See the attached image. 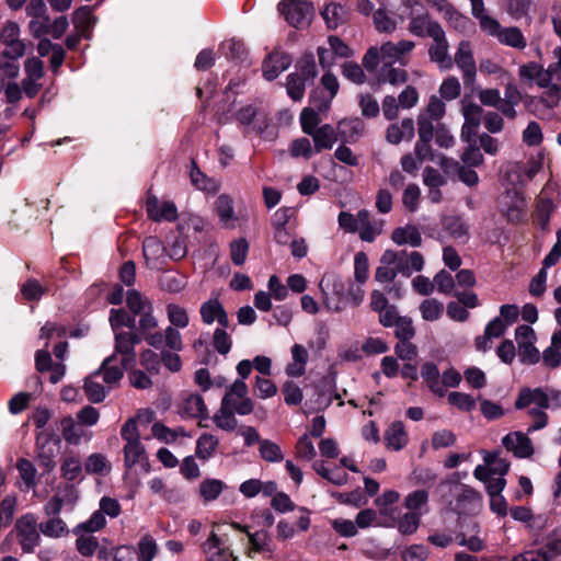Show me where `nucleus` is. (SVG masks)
<instances>
[{
	"instance_id": "nucleus-57",
	"label": "nucleus",
	"mask_w": 561,
	"mask_h": 561,
	"mask_svg": "<svg viewBox=\"0 0 561 561\" xmlns=\"http://www.w3.org/2000/svg\"><path fill=\"white\" fill-rule=\"evenodd\" d=\"M410 18L409 31L416 36H431V28L439 25L436 22H432L426 14H419L416 16L412 14Z\"/></svg>"
},
{
	"instance_id": "nucleus-8",
	"label": "nucleus",
	"mask_w": 561,
	"mask_h": 561,
	"mask_svg": "<svg viewBox=\"0 0 561 561\" xmlns=\"http://www.w3.org/2000/svg\"><path fill=\"white\" fill-rule=\"evenodd\" d=\"M124 454V479H137L140 474H146L150 471L149 459L141 443L125 444L123 447Z\"/></svg>"
},
{
	"instance_id": "nucleus-59",
	"label": "nucleus",
	"mask_w": 561,
	"mask_h": 561,
	"mask_svg": "<svg viewBox=\"0 0 561 561\" xmlns=\"http://www.w3.org/2000/svg\"><path fill=\"white\" fill-rule=\"evenodd\" d=\"M111 469V462L102 454H92L85 460V470L88 473L107 474Z\"/></svg>"
},
{
	"instance_id": "nucleus-61",
	"label": "nucleus",
	"mask_w": 561,
	"mask_h": 561,
	"mask_svg": "<svg viewBox=\"0 0 561 561\" xmlns=\"http://www.w3.org/2000/svg\"><path fill=\"white\" fill-rule=\"evenodd\" d=\"M522 140L528 147H537L543 140L542 129L539 123L531 121L522 133Z\"/></svg>"
},
{
	"instance_id": "nucleus-10",
	"label": "nucleus",
	"mask_w": 561,
	"mask_h": 561,
	"mask_svg": "<svg viewBox=\"0 0 561 561\" xmlns=\"http://www.w3.org/2000/svg\"><path fill=\"white\" fill-rule=\"evenodd\" d=\"M248 386L242 379H236L230 385L221 400L225 407L230 408L239 415H248L254 409L253 401L248 396Z\"/></svg>"
},
{
	"instance_id": "nucleus-29",
	"label": "nucleus",
	"mask_w": 561,
	"mask_h": 561,
	"mask_svg": "<svg viewBox=\"0 0 561 561\" xmlns=\"http://www.w3.org/2000/svg\"><path fill=\"white\" fill-rule=\"evenodd\" d=\"M290 58L286 54H271L263 64V76L266 80L276 79L283 71L290 66Z\"/></svg>"
},
{
	"instance_id": "nucleus-51",
	"label": "nucleus",
	"mask_w": 561,
	"mask_h": 561,
	"mask_svg": "<svg viewBox=\"0 0 561 561\" xmlns=\"http://www.w3.org/2000/svg\"><path fill=\"white\" fill-rule=\"evenodd\" d=\"M165 309L168 320L171 323L170 327L174 329H185L188 325L190 317L184 307L176 304H169Z\"/></svg>"
},
{
	"instance_id": "nucleus-63",
	"label": "nucleus",
	"mask_w": 561,
	"mask_h": 561,
	"mask_svg": "<svg viewBox=\"0 0 561 561\" xmlns=\"http://www.w3.org/2000/svg\"><path fill=\"white\" fill-rule=\"evenodd\" d=\"M61 425L64 439L69 444H79L83 435L80 425L76 424L71 417L64 419Z\"/></svg>"
},
{
	"instance_id": "nucleus-54",
	"label": "nucleus",
	"mask_w": 561,
	"mask_h": 561,
	"mask_svg": "<svg viewBox=\"0 0 561 561\" xmlns=\"http://www.w3.org/2000/svg\"><path fill=\"white\" fill-rule=\"evenodd\" d=\"M423 512H407L403 514L397 522V528L402 535H412L414 534L421 523V516Z\"/></svg>"
},
{
	"instance_id": "nucleus-34",
	"label": "nucleus",
	"mask_w": 561,
	"mask_h": 561,
	"mask_svg": "<svg viewBox=\"0 0 561 561\" xmlns=\"http://www.w3.org/2000/svg\"><path fill=\"white\" fill-rule=\"evenodd\" d=\"M426 2L442 13L455 27L463 28L468 23V19L460 14L447 0H426Z\"/></svg>"
},
{
	"instance_id": "nucleus-49",
	"label": "nucleus",
	"mask_w": 561,
	"mask_h": 561,
	"mask_svg": "<svg viewBox=\"0 0 561 561\" xmlns=\"http://www.w3.org/2000/svg\"><path fill=\"white\" fill-rule=\"evenodd\" d=\"M191 181L193 185L201 190L208 193H216L219 190V184L214 179L208 178L206 174H204L195 163H193L191 169Z\"/></svg>"
},
{
	"instance_id": "nucleus-6",
	"label": "nucleus",
	"mask_w": 561,
	"mask_h": 561,
	"mask_svg": "<svg viewBox=\"0 0 561 561\" xmlns=\"http://www.w3.org/2000/svg\"><path fill=\"white\" fill-rule=\"evenodd\" d=\"M348 279L330 274L324 275L320 283L322 304L331 312H340L346 307Z\"/></svg>"
},
{
	"instance_id": "nucleus-15",
	"label": "nucleus",
	"mask_w": 561,
	"mask_h": 561,
	"mask_svg": "<svg viewBox=\"0 0 561 561\" xmlns=\"http://www.w3.org/2000/svg\"><path fill=\"white\" fill-rule=\"evenodd\" d=\"M431 37L434 41L428 50L431 60L436 62L440 69L451 68L453 59L448 51L449 45L440 25H435L431 28Z\"/></svg>"
},
{
	"instance_id": "nucleus-22",
	"label": "nucleus",
	"mask_w": 561,
	"mask_h": 561,
	"mask_svg": "<svg viewBox=\"0 0 561 561\" xmlns=\"http://www.w3.org/2000/svg\"><path fill=\"white\" fill-rule=\"evenodd\" d=\"M455 62L462 71L465 83L472 82L477 75V66L473 58L472 45L469 41H461L455 54Z\"/></svg>"
},
{
	"instance_id": "nucleus-4",
	"label": "nucleus",
	"mask_w": 561,
	"mask_h": 561,
	"mask_svg": "<svg viewBox=\"0 0 561 561\" xmlns=\"http://www.w3.org/2000/svg\"><path fill=\"white\" fill-rule=\"evenodd\" d=\"M518 76L522 82L527 85H537L541 89H550L554 93H559L560 87L553 83V80L561 81V65L559 59L550 64L548 68L536 61H529L518 68Z\"/></svg>"
},
{
	"instance_id": "nucleus-60",
	"label": "nucleus",
	"mask_w": 561,
	"mask_h": 561,
	"mask_svg": "<svg viewBox=\"0 0 561 561\" xmlns=\"http://www.w3.org/2000/svg\"><path fill=\"white\" fill-rule=\"evenodd\" d=\"M259 451L260 456L267 462H280L284 459L280 447L270 439H262L260 442Z\"/></svg>"
},
{
	"instance_id": "nucleus-13",
	"label": "nucleus",
	"mask_w": 561,
	"mask_h": 561,
	"mask_svg": "<svg viewBox=\"0 0 561 561\" xmlns=\"http://www.w3.org/2000/svg\"><path fill=\"white\" fill-rule=\"evenodd\" d=\"M24 78L21 81L23 92L30 99L41 91L45 70L43 61L37 57H28L24 61Z\"/></svg>"
},
{
	"instance_id": "nucleus-38",
	"label": "nucleus",
	"mask_w": 561,
	"mask_h": 561,
	"mask_svg": "<svg viewBox=\"0 0 561 561\" xmlns=\"http://www.w3.org/2000/svg\"><path fill=\"white\" fill-rule=\"evenodd\" d=\"M226 488L227 484L222 480L207 478L199 483L198 494L205 503H208L217 500Z\"/></svg>"
},
{
	"instance_id": "nucleus-18",
	"label": "nucleus",
	"mask_w": 561,
	"mask_h": 561,
	"mask_svg": "<svg viewBox=\"0 0 561 561\" xmlns=\"http://www.w3.org/2000/svg\"><path fill=\"white\" fill-rule=\"evenodd\" d=\"M483 461L484 465L477 466L473 471V476L478 480H488L490 476L505 478L510 470V462L502 458L497 451H484Z\"/></svg>"
},
{
	"instance_id": "nucleus-47",
	"label": "nucleus",
	"mask_w": 561,
	"mask_h": 561,
	"mask_svg": "<svg viewBox=\"0 0 561 561\" xmlns=\"http://www.w3.org/2000/svg\"><path fill=\"white\" fill-rule=\"evenodd\" d=\"M152 435L167 444L174 443L180 436L191 437L183 427L169 428L162 423H154L151 427Z\"/></svg>"
},
{
	"instance_id": "nucleus-44",
	"label": "nucleus",
	"mask_w": 561,
	"mask_h": 561,
	"mask_svg": "<svg viewBox=\"0 0 561 561\" xmlns=\"http://www.w3.org/2000/svg\"><path fill=\"white\" fill-rule=\"evenodd\" d=\"M249 540L251 543V550L249 552L250 558H253V552L272 553L274 551V543L266 530H259L253 534H249Z\"/></svg>"
},
{
	"instance_id": "nucleus-25",
	"label": "nucleus",
	"mask_w": 561,
	"mask_h": 561,
	"mask_svg": "<svg viewBox=\"0 0 561 561\" xmlns=\"http://www.w3.org/2000/svg\"><path fill=\"white\" fill-rule=\"evenodd\" d=\"M199 313L202 321L211 325L217 322L219 327L230 328V320L224 306L218 299H208L201 305Z\"/></svg>"
},
{
	"instance_id": "nucleus-3",
	"label": "nucleus",
	"mask_w": 561,
	"mask_h": 561,
	"mask_svg": "<svg viewBox=\"0 0 561 561\" xmlns=\"http://www.w3.org/2000/svg\"><path fill=\"white\" fill-rule=\"evenodd\" d=\"M421 5L416 0H381L374 12V25L380 33H393L399 23L414 12V7Z\"/></svg>"
},
{
	"instance_id": "nucleus-26",
	"label": "nucleus",
	"mask_w": 561,
	"mask_h": 561,
	"mask_svg": "<svg viewBox=\"0 0 561 561\" xmlns=\"http://www.w3.org/2000/svg\"><path fill=\"white\" fill-rule=\"evenodd\" d=\"M482 107L474 103L465 104L462 114L465 123L461 128V139L466 142H471L477 134L482 118Z\"/></svg>"
},
{
	"instance_id": "nucleus-42",
	"label": "nucleus",
	"mask_w": 561,
	"mask_h": 561,
	"mask_svg": "<svg viewBox=\"0 0 561 561\" xmlns=\"http://www.w3.org/2000/svg\"><path fill=\"white\" fill-rule=\"evenodd\" d=\"M159 284L163 290L178 294L185 288L187 282L185 275L175 271H167L161 275Z\"/></svg>"
},
{
	"instance_id": "nucleus-53",
	"label": "nucleus",
	"mask_w": 561,
	"mask_h": 561,
	"mask_svg": "<svg viewBox=\"0 0 561 561\" xmlns=\"http://www.w3.org/2000/svg\"><path fill=\"white\" fill-rule=\"evenodd\" d=\"M61 476L68 481L81 480L82 463L77 456H67L61 463Z\"/></svg>"
},
{
	"instance_id": "nucleus-45",
	"label": "nucleus",
	"mask_w": 561,
	"mask_h": 561,
	"mask_svg": "<svg viewBox=\"0 0 561 561\" xmlns=\"http://www.w3.org/2000/svg\"><path fill=\"white\" fill-rule=\"evenodd\" d=\"M421 376L435 394L439 397L445 394V389L439 382V371L435 364L425 363L421 368Z\"/></svg>"
},
{
	"instance_id": "nucleus-52",
	"label": "nucleus",
	"mask_w": 561,
	"mask_h": 561,
	"mask_svg": "<svg viewBox=\"0 0 561 561\" xmlns=\"http://www.w3.org/2000/svg\"><path fill=\"white\" fill-rule=\"evenodd\" d=\"M420 313L425 321H437L444 313V305L434 298L424 299L420 307Z\"/></svg>"
},
{
	"instance_id": "nucleus-23",
	"label": "nucleus",
	"mask_w": 561,
	"mask_h": 561,
	"mask_svg": "<svg viewBox=\"0 0 561 561\" xmlns=\"http://www.w3.org/2000/svg\"><path fill=\"white\" fill-rule=\"evenodd\" d=\"M142 253L149 268L159 270L165 263L167 249L163 242L154 236L145 239Z\"/></svg>"
},
{
	"instance_id": "nucleus-37",
	"label": "nucleus",
	"mask_w": 561,
	"mask_h": 561,
	"mask_svg": "<svg viewBox=\"0 0 561 561\" xmlns=\"http://www.w3.org/2000/svg\"><path fill=\"white\" fill-rule=\"evenodd\" d=\"M312 469L323 479L335 485H344L348 480V476L344 470L339 467L328 468L324 461L321 460L313 461Z\"/></svg>"
},
{
	"instance_id": "nucleus-7",
	"label": "nucleus",
	"mask_w": 561,
	"mask_h": 561,
	"mask_svg": "<svg viewBox=\"0 0 561 561\" xmlns=\"http://www.w3.org/2000/svg\"><path fill=\"white\" fill-rule=\"evenodd\" d=\"M537 405L541 409H561V390L553 388H525L520 390L515 402L516 409Z\"/></svg>"
},
{
	"instance_id": "nucleus-46",
	"label": "nucleus",
	"mask_w": 561,
	"mask_h": 561,
	"mask_svg": "<svg viewBox=\"0 0 561 561\" xmlns=\"http://www.w3.org/2000/svg\"><path fill=\"white\" fill-rule=\"evenodd\" d=\"M216 211L225 226H230L236 220L232 198L226 194L219 195L216 199Z\"/></svg>"
},
{
	"instance_id": "nucleus-56",
	"label": "nucleus",
	"mask_w": 561,
	"mask_h": 561,
	"mask_svg": "<svg viewBox=\"0 0 561 561\" xmlns=\"http://www.w3.org/2000/svg\"><path fill=\"white\" fill-rule=\"evenodd\" d=\"M428 503V492L426 490H415L410 492L404 497V507L411 512H422L423 508H426Z\"/></svg>"
},
{
	"instance_id": "nucleus-50",
	"label": "nucleus",
	"mask_w": 561,
	"mask_h": 561,
	"mask_svg": "<svg viewBox=\"0 0 561 561\" xmlns=\"http://www.w3.org/2000/svg\"><path fill=\"white\" fill-rule=\"evenodd\" d=\"M126 304L128 309L134 314H140L145 311H149L152 309L151 301L144 297L139 291L136 289H129L126 293Z\"/></svg>"
},
{
	"instance_id": "nucleus-62",
	"label": "nucleus",
	"mask_w": 561,
	"mask_h": 561,
	"mask_svg": "<svg viewBox=\"0 0 561 561\" xmlns=\"http://www.w3.org/2000/svg\"><path fill=\"white\" fill-rule=\"evenodd\" d=\"M447 401L450 405L463 412H470L474 410L477 405L476 399L471 394L458 391L450 392L447 397Z\"/></svg>"
},
{
	"instance_id": "nucleus-55",
	"label": "nucleus",
	"mask_w": 561,
	"mask_h": 561,
	"mask_svg": "<svg viewBox=\"0 0 561 561\" xmlns=\"http://www.w3.org/2000/svg\"><path fill=\"white\" fill-rule=\"evenodd\" d=\"M77 536L76 549L82 557H92L101 548L98 538L91 534L81 533Z\"/></svg>"
},
{
	"instance_id": "nucleus-11",
	"label": "nucleus",
	"mask_w": 561,
	"mask_h": 561,
	"mask_svg": "<svg viewBox=\"0 0 561 561\" xmlns=\"http://www.w3.org/2000/svg\"><path fill=\"white\" fill-rule=\"evenodd\" d=\"M385 263H394L398 271L403 276H411L415 272H421L424 267L423 255L417 251L408 253L407 251L396 252L386 250L382 254Z\"/></svg>"
},
{
	"instance_id": "nucleus-12",
	"label": "nucleus",
	"mask_w": 561,
	"mask_h": 561,
	"mask_svg": "<svg viewBox=\"0 0 561 561\" xmlns=\"http://www.w3.org/2000/svg\"><path fill=\"white\" fill-rule=\"evenodd\" d=\"M140 342V337L129 332H115V355L117 365L123 368V371L136 364L135 346Z\"/></svg>"
},
{
	"instance_id": "nucleus-31",
	"label": "nucleus",
	"mask_w": 561,
	"mask_h": 561,
	"mask_svg": "<svg viewBox=\"0 0 561 561\" xmlns=\"http://www.w3.org/2000/svg\"><path fill=\"white\" fill-rule=\"evenodd\" d=\"M309 136L312 137V140L314 142V151L317 153L321 152L322 150L331 149L337 141L336 130L330 124H324L318 127Z\"/></svg>"
},
{
	"instance_id": "nucleus-58",
	"label": "nucleus",
	"mask_w": 561,
	"mask_h": 561,
	"mask_svg": "<svg viewBox=\"0 0 561 561\" xmlns=\"http://www.w3.org/2000/svg\"><path fill=\"white\" fill-rule=\"evenodd\" d=\"M322 113L317 111L316 108L311 107H305L300 113V125L301 129L305 134L310 135L312 131H314L318 128V125L321 122V115Z\"/></svg>"
},
{
	"instance_id": "nucleus-32",
	"label": "nucleus",
	"mask_w": 561,
	"mask_h": 561,
	"mask_svg": "<svg viewBox=\"0 0 561 561\" xmlns=\"http://www.w3.org/2000/svg\"><path fill=\"white\" fill-rule=\"evenodd\" d=\"M392 241L398 245L408 244L417 248L422 244V236L419 228L414 225L398 227L392 231Z\"/></svg>"
},
{
	"instance_id": "nucleus-40",
	"label": "nucleus",
	"mask_w": 561,
	"mask_h": 561,
	"mask_svg": "<svg viewBox=\"0 0 561 561\" xmlns=\"http://www.w3.org/2000/svg\"><path fill=\"white\" fill-rule=\"evenodd\" d=\"M237 412L220 403L219 409L213 415V422L222 431L232 432L238 426Z\"/></svg>"
},
{
	"instance_id": "nucleus-24",
	"label": "nucleus",
	"mask_w": 561,
	"mask_h": 561,
	"mask_svg": "<svg viewBox=\"0 0 561 561\" xmlns=\"http://www.w3.org/2000/svg\"><path fill=\"white\" fill-rule=\"evenodd\" d=\"M148 217L154 221H174L178 218V209L173 202H160L158 197L148 195L146 202Z\"/></svg>"
},
{
	"instance_id": "nucleus-48",
	"label": "nucleus",
	"mask_w": 561,
	"mask_h": 561,
	"mask_svg": "<svg viewBox=\"0 0 561 561\" xmlns=\"http://www.w3.org/2000/svg\"><path fill=\"white\" fill-rule=\"evenodd\" d=\"M106 526V519L102 512L95 511L92 513L89 519L78 524L73 528L75 535H80L81 533L93 534Z\"/></svg>"
},
{
	"instance_id": "nucleus-20",
	"label": "nucleus",
	"mask_w": 561,
	"mask_h": 561,
	"mask_svg": "<svg viewBox=\"0 0 561 561\" xmlns=\"http://www.w3.org/2000/svg\"><path fill=\"white\" fill-rule=\"evenodd\" d=\"M553 192L559 193L558 184L553 181L547 182L536 206L535 219L543 230L548 227L550 217L556 209L554 202L551 197Z\"/></svg>"
},
{
	"instance_id": "nucleus-1",
	"label": "nucleus",
	"mask_w": 561,
	"mask_h": 561,
	"mask_svg": "<svg viewBox=\"0 0 561 561\" xmlns=\"http://www.w3.org/2000/svg\"><path fill=\"white\" fill-rule=\"evenodd\" d=\"M414 47V42L408 39L370 47L363 58V65L367 71L371 72L377 70L379 62L382 64L377 77L379 83H404L408 76L401 67L409 62V56Z\"/></svg>"
},
{
	"instance_id": "nucleus-33",
	"label": "nucleus",
	"mask_w": 561,
	"mask_h": 561,
	"mask_svg": "<svg viewBox=\"0 0 561 561\" xmlns=\"http://www.w3.org/2000/svg\"><path fill=\"white\" fill-rule=\"evenodd\" d=\"M321 16L328 28L335 30L347 21V10L340 3L330 2L321 10Z\"/></svg>"
},
{
	"instance_id": "nucleus-36",
	"label": "nucleus",
	"mask_w": 561,
	"mask_h": 561,
	"mask_svg": "<svg viewBox=\"0 0 561 561\" xmlns=\"http://www.w3.org/2000/svg\"><path fill=\"white\" fill-rule=\"evenodd\" d=\"M443 228L454 239L466 240L469 233V226L462 217L457 215L445 216L442 219Z\"/></svg>"
},
{
	"instance_id": "nucleus-2",
	"label": "nucleus",
	"mask_w": 561,
	"mask_h": 561,
	"mask_svg": "<svg viewBox=\"0 0 561 561\" xmlns=\"http://www.w3.org/2000/svg\"><path fill=\"white\" fill-rule=\"evenodd\" d=\"M123 376V368L117 365L115 355L106 357L99 369L84 378L83 391L85 397L92 403L103 402Z\"/></svg>"
},
{
	"instance_id": "nucleus-28",
	"label": "nucleus",
	"mask_w": 561,
	"mask_h": 561,
	"mask_svg": "<svg viewBox=\"0 0 561 561\" xmlns=\"http://www.w3.org/2000/svg\"><path fill=\"white\" fill-rule=\"evenodd\" d=\"M203 549L207 561H229L232 558L228 546L215 533L205 541Z\"/></svg>"
},
{
	"instance_id": "nucleus-17",
	"label": "nucleus",
	"mask_w": 561,
	"mask_h": 561,
	"mask_svg": "<svg viewBox=\"0 0 561 561\" xmlns=\"http://www.w3.org/2000/svg\"><path fill=\"white\" fill-rule=\"evenodd\" d=\"M178 412L184 419H196L198 425L204 427L203 421L208 420L209 413L204 398L197 393H187L178 404Z\"/></svg>"
},
{
	"instance_id": "nucleus-19",
	"label": "nucleus",
	"mask_w": 561,
	"mask_h": 561,
	"mask_svg": "<svg viewBox=\"0 0 561 561\" xmlns=\"http://www.w3.org/2000/svg\"><path fill=\"white\" fill-rule=\"evenodd\" d=\"M19 542L25 552H32L38 545L37 519L33 514L22 515L15 523Z\"/></svg>"
},
{
	"instance_id": "nucleus-9",
	"label": "nucleus",
	"mask_w": 561,
	"mask_h": 561,
	"mask_svg": "<svg viewBox=\"0 0 561 561\" xmlns=\"http://www.w3.org/2000/svg\"><path fill=\"white\" fill-rule=\"evenodd\" d=\"M278 10L285 20L294 27H305L311 23L314 14L312 2L308 0H283Z\"/></svg>"
},
{
	"instance_id": "nucleus-14",
	"label": "nucleus",
	"mask_w": 561,
	"mask_h": 561,
	"mask_svg": "<svg viewBox=\"0 0 561 561\" xmlns=\"http://www.w3.org/2000/svg\"><path fill=\"white\" fill-rule=\"evenodd\" d=\"M500 209L510 222H520L526 215L524 195L516 190H507L500 199Z\"/></svg>"
},
{
	"instance_id": "nucleus-21",
	"label": "nucleus",
	"mask_w": 561,
	"mask_h": 561,
	"mask_svg": "<svg viewBox=\"0 0 561 561\" xmlns=\"http://www.w3.org/2000/svg\"><path fill=\"white\" fill-rule=\"evenodd\" d=\"M502 445L507 451L520 459L530 458L535 453L531 439L526 433L519 431L506 434L502 438Z\"/></svg>"
},
{
	"instance_id": "nucleus-27",
	"label": "nucleus",
	"mask_w": 561,
	"mask_h": 561,
	"mask_svg": "<svg viewBox=\"0 0 561 561\" xmlns=\"http://www.w3.org/2000/svg\"><path fill=\"white\" fill-rule=\"evenodd\" d=\"M415 133L414 121L403 118L399 123H393L386 130V140L389 144L398 145L403 140H411Z\"/></svg>"
},
{
	"instance_id": "nucleus-41",
	"label": "nucleus",
	"mask_w": 561,
	"mask_h": 561,
	"mask_svg": "<svg viewBox=\"0 0 561 561\" xmlns=\"http://www.w3.org/2000/svg\"><path fill=\"white\" fill-rule=\"evenodd\" d=\"M133 547L127 545L101 547L98 551L100 561H128L131 559Z\"/></svg>"
},
{
	"instance_id": "nucleus-30",
	"label": "nucleus",
	"mask_w": 561,
	"mask_h": 561,
	"mask_svg": "<svg viewBox=\"0 0 561 561\" xmlns=\"http://www.w3.org/2000/svg\"><path fill=\"white\" fill-rule=\"evenodd\" d=\"M383 438L387 448L394 451H399L404 448L409 442L404 425L400 421H396L389 425L385 432Z\"/></svg>"
},
{
	"instance_id": "nucleus-35",
	"label": "nucleus",
	"mask_w": 561,
	"mask_h": 561,
	"mask_svg": "<svg viewBox=\"0 0 561 561\" xmlns=\"http://www.w3.org/2000/svg\"><path fill=\"white\" fill-rule=\"evenodd\" d=\"M219 446L217 436L210 433H203L196 440L195 456L203 460H209L214 457Z\"/></svg>"
},
{
	"instance_id": "nucleus-39",
	"label": "nucleus",
	"mask_w": 561,
	"mask_h": 561,
	"mask_svg": "<svg viewBox=\"0 0 561 561\" xmlns=\"http://www.w3.org/2000/svg\"><path fill=\"white\" fill-rule=\"evenodd\" d=\"M16 469L22 480L21 489L26 492L35 489L37 485V469L35 466L28 459L21 458L16 462Z\"/></svg>"
},
{
	"instance_id": "nucleus-16",
	"label": "nucleus",
	"mask_w": 561,
	"mask_h": 561,
	"mask_svg": "<svg viewBox=\"0 0 561 561\" xmlns=\"http://www.w3.org/2000/svg\"><path fill=\"white\" fill-rule=\"evenodd\" d=\"M561 554V540L548 538L543 543H535L530 549L516 556L513 561H553Z\"/></svg>"
},
{
	"instance_id": "nucleus-43",
	"label": "nucleus",
	"mask_w": 561,
	"mask_h": 561,
	"mask_svg": "<svg viewBox=\"0 0 561 561\" xmlns=\"http://www.w3.org/2000/svg\"><path fill=\"white\" fill-rule=\"evenodd\" d=\"M137 561H153L157 557L159 548L156 539L147 534L144 535L135 548Z\"/></svg>"
},
{
	"instance_id": "nucleus-5",
	"label": "nucleus",
	"mask_w": 561,
	"mask_h": 561,
	"mask_svg": "<svg viewBox=\"0 0 561 561\" xmlns=\"http://www.w3.org/2000/svg\"><path fill=\"white\" fill-rule=\"evenodd\" d=\"M480 30L489 37L495 38L501 45L523 50L527 39L517 26H502L492 15L482 16L479 22Z\"/></svg>"
},
{
	"instance_id": "nucleus-64",
	"label": "nucleus",
	"mask_w": 561,
	"mask_h": 561,
	"mask_svg": "<svg viewBox=\"0 0 561 561\" xmlns=\"http://www.w3.org/2000/svg\"><path fill=\"white\" fill-rule=\"evenodd\" d=\"M296 457L298 459L305 461H311L314 459L317 451L313 443L311 442L308 434H304L297 442L296 447Z\"/></svg>"
}]
</instances>
